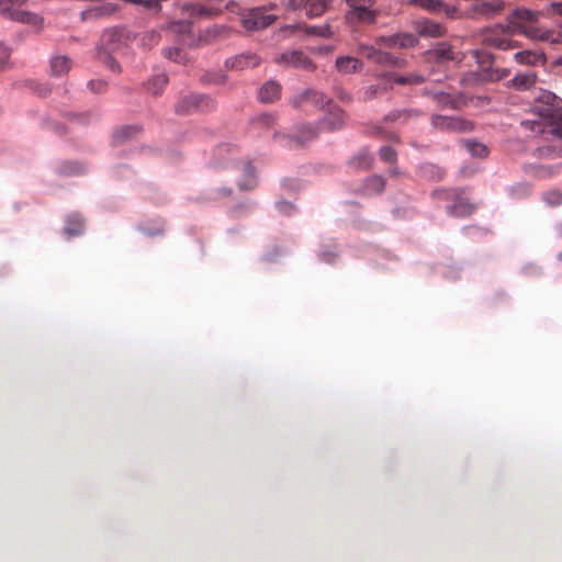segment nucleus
I'll return each mask as SVG.
<instances>
[{"label":"nucleus","mask_w":562,"mask_h":562,"mask_svg":"<svg viewBox=\"0 0 562 562\" xmlns=\"http://www.w3.org/2000/svg\"><path fill=\"white\" fill-rule=\"evenodd\" d=\"M183 19L172 23V27L178 32H187L190 29L192 19L214 16L221 13V10L214 7H207L200 2H183L179 5Z\"/></svg>","instance_id":"obj_1"},{"label":"nucleus","mask_w":562,"mask_h":562,"mask_svg":"<svg viewBox=\"0 0 562 562\" xmlns=\"http://www.w3.org/2000/svg\"><path fill=\"white\" fill-rule=\"evenodd\" d=\"M26 0H0V16L18 21L34 26L42 24V18L27 11L20 10L19 7Z\"/></svg>","instance_id":"obj_2"},{"label":"nucleus","mask_w":562,"mask_h":562,"mask_svg":"<svg viewBox=\"0 0 562 562\" xmlns=\"http://www.w3.org/2000/svg\"><path fill=\"white\" fill-rule=\"evenodd\" d=\"M278 16L267 12L265 7L250 9L241 14L240 23L250 32L261 31L277 21Z\"/></svg>","instance_id":"obj_3"},{"label":"nucleus","mask_w":562,"mask_h":562,"mask_svg":"<svg viewBox=\"0 0 562 562\" xmlns=\"http://www.w3.org/2000/svg\"><path fill=\"white\" fill-rule=\"evenodd\" d=\"M137 40L135 34L123 27H113L103 32L102 45L109 52H117Z\"/></svg>","instance_id":"obj_4"},{"label":"nucleus","mask_w":562,"mask_h":562,"mask_svg":"<svg viewBox=\"0 0 562 562\" xmlns=\"http://www.w3.org/2000/svg\"><path fill=\"white\" fill-rule=\"evenodd\" d=\"M274 61L277 65L286 68L303 69L306 71H314L316 69L313 60L299 49L284 52L278 55Z\"/></svg>","instance_id":"obj_5"},{"label":"nucleus","mask_w":562,"mask_h":562,"mask_svg":"<svg viewBox=\"0 0 562 562\" xmlns=\"http://www.w3.org/2000/svg\"><path fill=\"white\" fill-rule=\"evenodd\" d=\"M215 108V102L204 94H190L182 98L176 105V112L179 114H190L193 112L209 111Z\"/></svg>","instance_id":"obj_6"},{"label":"nucleus","mask_w":562,"mask_h":562,"mask_svg":"<svg viewBox=\"0 0 562 562\" xmlns=\"http://www.w3.org/2000/svg\"><path fill=\"white\" fill-rule=\"evenodd\" d=\"M431 125L442 132L468 133L474 127L473 123L459 116L432 115Z\"/></svg>","instance_id":"obj_7"},{"label":"nucleus","mask_w":562,"mask_h":562,"mask_svg":"<svg viewBox=\"0 0 562 562\" xmlns=\"http://www.w3.org/2000/svg\"><path fill=\"white\" fill-rule=\"evenodd\" d=\"M312 103L315 106H324L325 104H328L330 102V99H328L323 92L314 90V89H306L296 95H294L291 100V103L294 108L300 109L305 103Z\"/></svg>","instance_id":"obj_8"},{"label":"nucleus","mask_w":562,"mask_h":562,"mask_svg":"<svg viewBox=\"0 0 562 562\" xmlns=\"http://www.w3.org/2000/svg\"><path fill=\"white\" fill-rule=\"evenodd\" d=\"M378 18V12L375 10H370L366 5L355 7L350 9L345 14V20L349 23H366L373 24L375 23Z\"/></svg>","instance_id":"obj_9"},{"label":"nucleus","mask_w":562,"mask_h":562,"mask_svg":"<svg viewBox=\"0 0 562 562\" xmlns=\"http://www.w3.org/2000/svg\"><path fill=\"white\" fill-rule=\"evenodd\" d=\"M483 44L501 50L512 49V40L497 32V30L486 29L483 32Z\"/></svg>","instance_id":"obj_10"},{"label":"nucleus","mask_w":562,"mask_h":562,"mask_svg":"<svg viewBox=\"0 0 562 562\" xmlns=\"http://www.w3.org/2000/svg\"><path fill=\"white\" fill-rule=\"evenodd\" d=\"M260 64V58L254 53H243L226 60V67L243 70Z\"/></svg>","instance_id":"obj_11"},{"label":"nucleus","mask_w":562,"mask_h":562,"mask_svg":"<svg viewBox=\"0 0 562 562\" xmlns=\"http://www.w3.org/2000/svg\"><path fill=\"white\" fill-rule=\"evenodd\" d=\"M519 34H524L526 37L533 41L559 43V38L554 36L552 31L532 25L527 26L521 24V26H519Z\"/></svg>","instance_id":"obj_12"},{"label":"nucleus","mask_w":562,"mask_h":562,"mask_svg":"<svg viewBox=\"0 0 562 562\" xmlns=\"http://www.w3.org/2000/svg\"><path fill=\"white\" fill-rule=\"evenodd\" d=\"M415 30L423 37H441L446 34V30L441 24L430 20L416 21Z\"/></svg>","instance_id":"obj_13"},{"label":"nucleus","mask_w":562,"mask_h":562,"mask_svg":"<svg viewBox=\"0 0 562 562\" xmlns=\"http://www.w3.org/2000/svg\"><path fill=\"white\" fill-rule=\"evenodd\" d=\"M516 63L526 66H542L546 64V56L541 50L526 49L514 55Z\"/></svg>","instance_id":"obj_14"},{"label":"nucleus","mask_w":562,"mask_h":562,"mask_svg":"<svg viewBox=\"0 0 562 562\" xmlns=\"http://www.w3.org/2000/svg\"><path fill=\"white\" fill-rule=\"evenodd\" d=\"M317 135V131L312 125L303 124L299 126L296 135L293 138L283 137L286 140V146L293 147V144L303 146L305 143L314 139Z\"/></svg>","instance_id":"obj_15"},{"label":"nucleus","mask_w":562,"mask_h":562,"mask_svg":"<svg viewBox=\"0 0 562 562\" xmlns=\"http://www.w3.org/2000/svg\"><path fill=\"white\" fill-rule=\"evenodd\" d=\"M331 0H305L303 9L308 18H318L329 8Z\"/></svg>","instance_id":"obj_16"},{"label":"nucleus","mask_w":562,"mask_h":562,"mask_svg":"<svg viewBox=\"0 0 562 562\" xmlns=\"http://www.w3.org/2000/svg\"><path fill=\"white\" fill-rule=\"evenodd\" d=\"M336 68L340 74H355L362 69V63L351 56H341L336 59Z\"/></svg>","instance_id":"obj_17"},{"label":"nucleus","mask_w":562,"mask_h":562,"mask_svg":"<svg viewBox=\"0 0 562 562\" xmlns=\"http://www.w3.org/2000/svg\"><path fill=\"white\" fill-rule=\"evenodd\" d=\"M504 8V4L501 0H491L480 4H476L473 8V12L483 18H492L496 13L501 12Z\"/></svg>","instance_id":"obj_18"},{"label":"nucleus","mask_w":562,"mask_h":562,"mask_svg":"<svg viewBox=\"0 0 562 562\" xmlns=\"http://www.w3.org/2000/svg\"><path fill=\"white\" fill-rule=\"evenodd\" d=\"M345 123V114L340 109L329 112L322 121L321 126L324 130L335 131L342 127Z\"/></svg>","instance_id":"obj_19"},{"label":"nucleus","mask_w":562,"mask_h":562,"mask_svg":"<svg viewBox=\"0 0 562 562\" xmlns=\"http://www.w3.org/2000/svg\"><path fill=\"white\" fill-rule=\"evenodd\" d=\"M536 81L535 72H519L509 81V86L518 90H528L536 85Z\"/></svg>","instance_id":"obj_20"},{"label":"nucleus","mask_w":562,"mask_h":562,"mask_svg":"<svg viewBox=\"0 0 562 562\" xmlns=\"http://www.w3.org/2000/svg\"><path fill=\"white\" fill-rule=\"evenodd\" d=\"M281 86L276 81L266 82L259 90V99L261 102H273L279 99Z\"/></svg>","instance_id":"obj_21"},{"label":"nucleus","mask_w":562,"mask_h":562,"mask_svg":"<svg viewBox=\"0 0 562 562\" xmlns=\"http://www.w3.org/2000/svg\"><path fill=\"white\" fill-rule=\"evenodd\" d=\"M115 11V7L111 3L99 4L88 10L82 11L81 15L83 20H92L112 14Z\"/></svg>","instance_id":"obj_22"},{"label":"nucleus","mask_w":562,"mask_h":562,"mask_svg":"<svg viewBox=\"0 0 562 562\" xmlns=\"http://www.w3.org/2000/svg\"><path fill=\"white\" fill-rule=\"evenodd\" d=\"M71 67V61L66 56H55L50 60V70L55 76L66 75Z\"/></svg>","instance_id":"obj_23"},{"label":"nucleus","mask_w":562,"mask_h":562,"mask_svg":"<svg viewBox=\"0 0 562 562\" xmlns=\"http://www.w3.org/2000/svg\"><path fill=\"white\" fill-rule=\"evenodd\" d=\"M462 145L473 157L484 158L488 155V149L483 143L474 139H463Z\"/></svg>","instance_id":"obj_24"},{"label":"nucleus","mask_w":562,"mask_h":562,"mask_svg":"<svg viewBox=\"0 0 562 562\" xmlns=\"http://www.w3.org/2000/svg\"><path fill=\"white\" fill-rule=\"evenodd\" d=\"M373 63L381 65V66H396V67H401L403 64V61L401 59H398L395 56H393L392 54L381 50V49H379Z\"/></svg>","instance_id":"obj_25"},{"label":"nucleus","mask_w":562,"mask_h":562,"mask_svg":"<svg viewBox=\"0 0 562 562\" xmlns=\"http://www.w3.org/2000/svg\"><path fill=\"white\" fill-rule=\"evenodd\" d=\"M432 55L441 60H452L454 59V54L452 50V46L446 42L439 43L434 49Z\"/></svg>","instance_id":"obj_26"},{"label":"nucleus","mask_w":562,"mask_h":562,"mask_svg":"<svg viewBox=\"0 0 562 562\" xmlns=\"http://www.w3.org/2000/svg\"><path fill=\"white\" fill-rule=\"evenodd\" d=\"M372 156L367 150H361L357 156L350 160V165L353 168L367 169L372 165Z\"/></svg>","instance_id":"obj_27"},{"label":"nucleus","mask_w":562,"mask_h":562,"mask_svg":"<svg viewBox=\"0 0 562 562\" xmlns=\"http://www.w3.org/2000/svg\"><path fill=\"white\" fill-rule=\"evenodd\" d=\"M303 31L310 36L330 37L333 35L331 29L328 24L319 26H304Z\"/></svg>","instance_id":"obj_28"},{"label":"nucleus","mask_w":562,"mask_h":562,"mask_svg":"<svg viewBox=\"0 0 562 562\" xmlns=\"http://www.w3.org/2000/svg\"><path fill=\"white\" fill-rule=\"evenodd\" d=\"M519 26H521L520 23L514 21L512 18L508 20V23L503 25L498 24L494 27H491L492 30H497L498 33L502 35L508 37L510 35H514L516 33H519Z\"/></svg>","instance_id":"obj_29"},{"label":"nucleus","mask_w":562,"mask_h":562,"mask_svg":"<svg viewBox=\"0 0 562 562\" xmlns=\"http://www.w3.org/2000/svg\"><path fill=\"white\" fill-rule=\"evenodd\" d=\"M168 83V77L167 75L165 74H159V75H156L154 76L149 81H148V89L157 94L159 92H161L164 90V88L166 87V85Z\"/></svg>","instance_id":"obj_30"},{"label":"nucleus","mask_w":562,"mask_h":562,"mask_svg":"<svg viewBox=\"0 0 562 562\" xmlns=\"http://www.w3.org/2000/svg\"><path fill=\"white\" fill-rule=\"evenodd\" d=\"M395 44L398 48H409L417 44V38L409 33L395 34Z\"/></svg>","instance_id":"obj_31"},{"label":"nucleus","mask_w":562,"mask_h":562,"mask_svg":"<svg viewBox=\"0 0 562 562\" xmlns=\"http://www.w3.org/2000/svg\"><path fill=\"white\" fill-rule=\"evenodd\" d=\"M510 16L514 21L519 20L535 22L538 20V13L524 8L514 10Z\"/></svg>","instance_id":"obj_32"},{"label":"nucleus","mask_w":562,"mask_h":562,"mask_svg":"<svg viewBox=\"0 0 562 562\" xmlns=\"http://www.w3.org/2000/svg\"><path fill=\"white\" fill-rule=\"evenodd\" d=\"M136 36L144 47H151L159 42V34L156 31H146Z\"/></svg>","instance_id":"obj_33"},{"label":"nucleus","mask_w":562,"mask_h":562,"mask_svg":"<svg viewBox=\"0 0 562 562\" xmlns=\"http://www.w3.org/2000/svg\"><path fill=\"white\" fill-rule=\"evenodd\" d=\"M393 82L397 85H418L424 82V78L416 74H409L406 76H395Z\"/></svg>","instance_id":"obj_34"},{"label":"nucleus","mask_w":562,"mask_h":562,"mask_svg":"<svg viewBox=\"0 0 562 562\" xmlns=\"http://www.w3.org/2000/svg\"><path fill=\"white\" fill-rule=\"evenodd\" d=\"M244 170L247 176L246 182L240 183V188L244 190L252 189L256 186L255 169L250 164H245Z\"/></svg>","instance_id":"obj_35"},{"label":"nucleus","mask_w":562,"mask_h":562,"mask_svg":"<svg viewBox=\"0 0 562 562\" xmlns=\"http://www.w3.org/2000/svg\"><path fill=\"white\" fill-rule=\"evenodd\" d=\"M164 55L168 59H172L179 64H186L187 57L179 48H166Z\"/></svg>","instance_id":"obj_36"},{"label":"nucleus","mask_w":562,"mask_h":562,"mask_svg":"<svg viewBox=\"0 0 562 562\" xmlns=\"http://www.w3.org/2000/svg\"><path fill=\"white\" fill-rule=\"evenodd\" d=\"M380 48H378L376 46H373V45H368V44H360L358 46V52L364 56L367 59L371 60V61H374L375 57H376V54L379 52Z\"/></svg>","instance_id":"obj_37"},{"label":"nucleus","mask_w":562,"mask_h":562,"mask_svg":"<svg viewBox=\"0 0 562 562\" xmlns=\"http://www.w3.org/2000/svg\"><path fill=\"white\" fill-rule=\"evenodd\" d=\"M543 200L552 206L562 204V193L558 190L548 191L543 195Z\"/></svg>","instance_id":"obj_38"},{"label":"nucleus","mask_w":562,"mask_h":562,"mask_svg":"<svg viewBox=\"0 0 562 562\" xmlns=\"http://www.w3.org/2000/svg\"><path fill=\"white\" fill-rule=\"evenodd\" d=\"M367 188L369 191L381 192L384 189V180L379 176L368 179Z\"/></svg>","instance_id":"obj_39"},{"label":"nucleus","mask_w":562,"mask_h":562,"mask_svg":"<svg viewBox=\"0 0 562 562\" xmlns=\"http://www.w3.org/2000/svg\"><path fill=\"white\" fill-rule=\"evenodd\" d=\"M380 157L387 162H395L396 160V151L390 146H383L380 148Z\"/></svg>","instance_id":"obj_40"},{"label":"nucleus","mask_w":562,"mask_h":562,"mask_svg":"<svg viewBox=\"0 0 562 562\" xmlns=\"http://www.w3.org/2000/svg\"><path fill=\"white\" fill-rule=\"evenodd\" d=\"M435 99L442 106L456 109V101H453L449 94L440 92L435 95Z\"/></svg>","instance_id":"obj_41"},{"label":"nucleus","mask_w":562,"mask_h":562,"mask_svg":"<svg viewBox=\"0 0 562 562\" xmlns=\"http://www.w3.org/2000/svg\"><path fill=\"white\" fill-rule=\"evenodd\" d=\"M375 44H376V46H385L389 48H395L396 47L395 34L390 35V36H379L375 40Z\"/></svg>","instance_id":"obj_42"},{"label":"nucleus","mask_w":562,"mask_h":562,"mask_svg":"<svg viewBox=\"0 0 562 562\" xmlns=\"http://www.w3.org/2000/svg\"><path fill=\"white\" fill-rule=\"evenodd\" d=\"M521 125L532 132H542V123L539 121H525Z\"/></svg>","instance_id":"obj_43"},{"label":"nucleus","mask_w":562,"mask_h":562,"mask_svg":"<svg viewBox=\"0 0 562 562\" xmlns=\"http://www.w3.org/2000/svg\"><path fill=\"white\" fill-rule=\"evenodd\" d=\"M303 30L301 24L285 25L279 30L280 33H284L286 36L293 35L296 31Z\"/></svg>","instance_id":"obj_44"},{"label":"nucleus","mask_w":562,"mask_h":562,"mask_svg":"<svg viewBox=\"0 0 562 562\" xmlns=\"http://www.w3.org/2000/svg\"><path fill=\"white\" fill-rule=\"evenodd\" d=\"M89 88L93 92H101L105 89L106 83L103 80H91L88 83Z\"/></svg>","instance_id":"obj_45"},{"label":"nucleus","mask_w":562,"mask_h":562,"mask_svg":"<svg viewBox=\"0 0 562 562\" xmlns=\"http://www.w3.org/2000/svg\"><path fill=\"white\" fill-rule=\"evenodd\" d=\"M10 52L9 48L3 44H0V68H2L9 60Z\"/></svg>","instance_id":"obj_46"},{"label":"nucleus","mask_w":562,"mask_h":562,"mask_svg":"<svg viewBox=\"0 0 562 562\" xmlns=\"http://www.w3.org/2000/svg\"><path fill=\"white\" fill-rule=\"evenodd\" d=\"M420 4L423 8L430 11H436L440 7V2L436 0H420Z\"/></svg>","instance_id":"obj_47"},{"label":"nucleus","mask_w":562,"mask_h":562,"mask_svg":"<svg viewBox=\"0 0 562 562\" xmlns=\"http://www.w3.org/2000/svg\"><path fill=\"white\" fill-rule=\"evenodd\" d=\"M66 233L69 236L78 235L82 232V223L79 221L76 228H70L69 226L65 227Z\"/></svg>","instance_id":"obj_48"},{"label":"nucleus","mask_w":562,"mask_h":562,"mask_svg":"<svg viewBox=\"0 0 562 562\" xmlns=\"http://www.w3.org/2000/svg\"><path fill=\"white\" fill-rule=\"evenodd\" d=\"M350 9H353L355 7H361L366 5L367 3H371L372 0H346Z\"/></svg>","instance_id":"obj_49"},{"label":"nucleus","mask_w":562,"mask_h":562,"mask_svg":"<svg viewBox=\"0 0 562 562\" xmlns=\"http://www.w3.org/2000/svg\"><path fill=\"white\" fill-rule=\"evenodd\" d=\"M550 7L554 13L562 15V3L553 2Z\"/></svg>","instance_id":"obj_50"},{"label":"nucleus","mask_w":562,"mask_h":562,"mask_svg":"<svg viewBox=\"0 0 562 562\" xmlns=\"http://www.w3.org/2000/svg\"><path fill=\"white\" fill-rule=\"evenodd\" d=\"M409 114H411V112H408V111H403V112L398 111L396 113H392L391 116H392V120H395V119H400L402 115L407 116Z\"/></svg>","instance_id":"obj_51"},{"label":"nucleus","mask_w":562,"mask_h":562,"mask_svg":"<svg viewBox=\"0 0 562 562\" xmlns=\"http://www.w3.org/2000/svg\"><path fill=\"white\" fill-rule=\"evenodd\" d=\"M375 91H376V89H375L374 87H370V88L366 91V95H367V98H370V99H371V98H373V97H374V94H375Z\"/></svg>","instance_id":"obj_52"},{"label":"nucleus","mask_w":562,"mask_h":562,"mask_svg":"<svg viewBox=\"0 0 562 562\" xmlns=\"http://www.w3.org/2000/svg\"><path fill=\"white\" fill-rule=\"evenodd\" d=\"M260 121H261L263 124H267V125H268V124L272 123L273 119H272V117H270V116H268V115H263V116H261V117H260Z\"/></svg>","instance_id":"obj_53"},{"label":"nucleus","mask_w":562,"mask_h":562,"mask_svg":"<svg viewBox=\"0 0 562 562\" xmlns=\"http://www.w3.org/2000/svg\"><path fill=\"white\" fill-rule=\"evenodd\" d=\"M125 132H126L125 130L120 131V132H116V134H115V138H116V139L124 138V133H125Z\"/></svg>","instance_id":"obj_54"},{"label":"nucleus","mask_w":562,"mask_h":562,"mask_svg":"<svg viewBox=\"0 0 562 562\" xmlns=\"http://www.w3.org/2000/svg\"><path fill=\"white\" fill-rule=\"evenodd\" d=\"M508 74H509V70L508 69H504V70H502V74H501L499 78L506 77V76H508Z\"/></svg>","instance_id":"obj_55"},{"label":"nucleus","mask_w":562,"mask_h":562,"mask_svg":"<svg viewBox=\"0 0 562 562\" xmlns=\"http://www.w3.org/2000/svg\"><path fill=\"white\" fill-rule=\"evenodd\" d=\"M512 44H513L512 49L519 47V43L516 41H512Z\"/></svg>","instance_id":"obj_56"},{"label":"nucleus","mask_w":562,"mask_h":562,"mask_svg":"<svg viewBox=\"0 0 562 562\" xmlns=\"http://www.w3.org/2000/svg\"><path fill=\"white\" fill-rule=\"evenodd\" d=\"M555 64L562 66V55L557 59Z\"/></svg>","instance_id":"obj_57"},{"label":"nucleus","mask_w":562,"mask_h":562,"mask_svg":"<svg viewBox=\"0 0 562 562\" xmlns=\"http://www.w3.org/2000/svg\"><path fill=\"white\" fill-rule=\"evenodd\" d=\"M323 50L326 52V53H330L333 50V48L331 47H324Z\"/></svg>","instance_id":"obj_58"},{"label":"nucleus","mask_w":562,"mask_h":562,"mask_svg":"<svg viewBox=\"0 0 562 562\" xmlns=\"http://www.w3.org/2000/svg\"><path fill=\"white\" fill-rule=\"evenodd\" d=\"M114 65H115L114 60L110 59V66H111L112 68H114Z\"/></svg>","instance_id":"obj_59"}]
</instances>
